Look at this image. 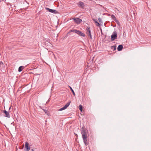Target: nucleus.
<instances>
[{
    "mask_svg": "<svg viewBox=\"0 0 151 151\" xmlns=\"http://www.w3.org/2000/svg\"><path fill=\"white\" fill-rule=\"evenodd\" d=\"M76 136H78V135H77V134H76Z\"/></svg>",
    "mask_w": 151,
    "mask_h": 151,
    "instance_id": "nucleus-24",
    "label": "nucleus"
},
{
    "mask_svg": "<svg viewBox=\"0 0 151 151\" xmlns=\"http://www.w3.org/2000/svg\"><path fill=\"white\" fill-rule=\"evenodd\" d=\"M44 111L45 113H46L47 112V110H44Z\"/></svg>",
    "mask_w": 151,
    "mask_h": 151,
    "instance_id": "nucleus-21",
    "label": "nucleus"
},
{
    "mask_svg": "<svg viewBox=\"0 0 151 151\" xmlns=\"http://www.w3.org/2000/svg\"><path fill=\"white\" fill-rule=\"evenodd\" d=\"M76 34L78 35H79L81 37H85V34L82 32L81 31L78 30L77 32V33H76Z\"/></svg>",
    "mask_w": 151,
    "mask_h": 151,
    "instance_id": "nucleus-6",
    "label": "nucleus"
},
{
    "mask_svg": "<svg viewBox=\"0 0 151 151\" xmlns=\"http://www.w3.org/2000/svg\"><path fill=\"white\" fill-rule=\"evenodd\" d=\"M10 108H11V107H10L9 108V109H10Z\"/></svg>",
    "mask_w": 151,
    "mask_h": 151,
    "instance_id": "nucleus-25",
    "label": "nucleus"
},
{
    "mask_svg": "<svg viewBox=\"0 0 151 151\" xmlns=\"http://www.w3.org/2000/svg\"><path fill=\"white\" fill-rule=\"evenodd\" d=\"M79 6L81 8H83L84 6V3L83 2L79 1L78 4Z\"/></svg>",
    "mask_w": 151,
    "mask_h": 151,
    "instance_id": "nucleus-8",
    "label": "nucleus"
},
{
    "mask_svg": "<svg viewBox=\"0 0 151 151\" xmlns=\"http://www.w3.org/2000/svg\"><path fill=\"white\" fill-rule=\"evenodd\" d=\"M123 48V46L122 45H119L117 47V50L119 51H120L122 50Z\"/></svg>",
    "mask_w": 151,
    "mask_h": 151,
    "instance_id": "nucleus-11",
    "label": "nucleus"
},
{
    "mask_svg": "<svg viewBox=\"0 0 151 151\" xmlns=\"http://www.w3.org/2000/svg\"><path fill=\"white\" fill-rule=\"evenodd\" d=\"M86 34L88 37L89 38H92L91 32L90 27H88L86 29Z\"/></svg>",
    "mask_w": 151,
    "mask_h": 151,
    "instance_id": "nucleus-2",
    "label": "nucleus"
},
{
    "mask_svg": "<svg viewBox=\"0 0 151 151\" xmlns=\"http://www.w3.org/2000/svg\"><path fill=\"white\" fill-rule=\"evenodd\" d=\"M4 113L5 115V116L8 118H9L10 117V115L9 112L6 110H4Z\"/></svg>",
    "mask_w": 151,
    "mask_h": 151,
    "instance_id": "nucleus-9",
    "label": "nucleus"
},
{
    "mask_svg": "<svg viewBox=\"0 0 151 151\" xmlns=\"http://www.w3.org/2000/svg\"><path fill=\"white\" fill-rule=\"evenodd\" d=\"M71 103V101H70L68 103H67L64 106V108L66 109L70 105V103Z\"/></svg>",
    "mask_w": 151,
    "mask_h": 151,
    "instance_id": "nucleus-12",
    "label": "nucleus"
},
{
    "mask_svg": "<svg viewBox=\"0 0 151 151\" xmlns=\"http://www.w3.org/2000/svg\"><path fill=\"white\" fill-rule=\"evenodd\" d=\"M68 87H69V88H70V89L71 90L72 93L73 94V95L74 96H75V93L73 89L70 86H68Z\"/></svg>",
    "mask_w": 151,
    "mask_h": 151,
    "instance_id": "nucleus-14",
    "label": "nucleus"
},
{
    "mask_svg": "<svg viewBox=\"0 0 151 151\" xmlns=\"http://www.w3.org/2000/svg\"><path fill=\"white\" fill-rule=\"evenodd\" d=\"M81 133L84 143L86 146H87L88 144V142L87 139V136L86 130L84 129H83V128H82L81 131Z\"/></svg>",
    "mask_w": 151,
    "mask_h": 151,
    "instance_id": "nucleus-1",
    "label": "nucleus"
},
{
    "mask_svg": "<svg viewBox=\"0 0 151 151\" xmlns=\"http://www.w3.org/2000/svg\"><path fill=\"white\" fill-rule=\"evenodd\" d=\"M23 67L22 66H20L18 68V71L19 72H21L22 71V69H23Z\"/></svg>",
    "mask_w": 151,
    "mask_h": 151,
    "instance_id": "nucleus-13",
    "label": "nucleus"
},
{
    "mask_svg": "<svg viewBox=\"0 0 151 151\" xmlns=\"http://www.w3.org/2000/svg\"><path fill=\"white\" fill-rule=\"evenodd\" d=\"M25 148L26 149V151H29L30 149V147L29 146V143L27 142H26L25 145Z\"/></svg>",
    "mask_w": 151,
    "mask_h": 151,
    "instance_id": "nucleus-7",
    "label": "nucleus"
},
{
    "mask_svg": "<svg viewBox=\"0 0 151 151\" xmlns=\"http://www.w3.org/2000/svg\"><path fill=\"white\" fill-rule=\"evenodd\" d=\"M117 33L116 32H114L111 35V38H115L117 37Z\"/></svg>",
    "mask_w": 151,
    "mask_h": 151,
    "instance_id": "nucleus-10",
    "label": "nucleus"
},
{
    "mask_svg": "<svg viewBox=\"0 0 151 151\" xmlns=\"http://www.w3.org/2000/svg\"><path fill=\"white\" fill-rule=\"evenodd\" d=\"M79 109L81 111H82L83 110V107L81 105H79Z\"/></svg>",
    "mask_w": 151,
    "mask_h": 151,
    "instance_id": "nucleus-15",
    "label": "nucleus"
},
{
    "mask_svg": "<svg viewBox=\"0 0 151 151\" xmlns=\"http://www.w3.org/2000/svg\"><path fill=\"white\" fill-rule=\"evenodd\" d=\"M65 109L63 106V107L60 109H59V111H62V110H65Z\"/></svg>",
    "mask_w": 151,
    "mask_h": 151,
    "instance_id": "nucleus-18",
    "label": "nucleus"
},
{
    "mask_svg": "<svg viewBox=\"0 0 151 151\" xmlns=\"http://www.w3.org/2000/svg\"><path fill=\"white\" fill-rule=\"evenodd\" d=\"M0 64L1 65L3 64V63L2 62H0Z\"/></svg>",
    "mask_w": 151,
    "mask_h": 151,
    "instance_id": "nucleus-20",
    "label": "nucleus"
},
{
    "mask_svg": "<svg viewBox=\"0 0 151 151\" xmlns=\"http://www.w3.org/2000/svg\"><path fill=\"white\" fill-rule=\"evenodd\" d=\"M31 151H35L33 149H32Z\"/></svg>",
    "mask_w": 151,
    "mask_h": 151,
    "instance_id": "nucleus-23",
    "label": "nucleus"
},
{
    "mask_svg": "<svg viewBox=\"0 0 151 151\" xmlns=\"http://www.w3.org/2000/svg\"><path fill=\"white\" fill-rule=\"evenodd\" d=\"M116 38H111V41H114Z\"/></svg>",
    "mask_w": 151,
    "mask_h": 151,
    "instance_id": "nucleus-19",
    "label": "nucleus"
},
{
    "mask_svg": "<svg viewBox=\"0 0 151 151\" xmlns=\"http://www.w3.org/2000/svg\"><path fill=\"white\" fill-rule=\"evenodd\" d=\"M46 9L47 11H48L50 12L55 14L58 13L57 11L56 10L51 9L47 8H46Z\"/></svg>",
    "mask_w": 151,
    "mask_h": 151,
    "instance_id": "nucleus-4",
    "label": "nucleus"
},
{
    "mask_svg": "<svg viewBox=\"0 0 151 151\" xmlns=\"http://www.w3.org/2000/svg\"><path fill=\"white\" fill-rule=\"evenodd\" d=\"M78 30L77 29H72L70 31V32H73L76 34L77 33Z\"/></svg>",
    "mask_w": 151,
    "mask_h": 151,
    "instance_id": "nucleus-16",
    "label": "nucleus"
},
{
    "mask_svg": "<svg viewBox=\"0 0 151 151\" xmlns=\"http://www.w3.org/2000/svg\"><path fill=\"white\" fill-rule=\"evenodd\" d=\"M73 19L77 24H79L82 22V20L78 18H73Z\"/></svg>",
    "mask_w": 151,
    "mask_h": 151,
    "instance_id": "nucleus-3",
    "label": "nucleus"
},
{
    "mask_svg": "<svg viewBox=\"0 0 151 151\" xmlns=\"http://www.w3.org/2000/svg\"><path fill=\"white\" fill-rule=\"evenodd\" d=\"M94 21H95V22L97 24L96 26H99L100 25V24L98 22H97V20H94Z\"/></svg>",
    "mask_w": 151,
    "mask_h": 151,
    "instance_id": "nucleus-17",
    "label": "nucleus"
},
{
    "mask_svg": "<svg viewBox=\"0 0 151 151\" xmlns=\"http://www.w3.org/2000/svg\"><path fill=\"white\" fill-rule=\"evenodd\" d=\"M111 17L112 19H113V20L114 21L116 22L119 25L120 23L116 19V17L115 16L113 15L112 14L111 15Z\"/></svg>",
    "mask_w": 151,
    "mask_h": 151,
    "instance_id": "nucleus-5",
    "label": "nucleus"
},
{
    "mask_svg": "<svg viewBox=\"0 0 151 151\" xmlns=\"http://www.w3.org/2000/svg\"><path fill=\"white\" fill-rule=\"evenodd\" d=\"M100 20H101V19H100V18L99 19V22H100Z\"/></svg>",
    "mask_w": 151,
    "mask_h": 151,
    "instance_id": "nucleus-22",
    "label": "nucleus"
}]
</instances>
